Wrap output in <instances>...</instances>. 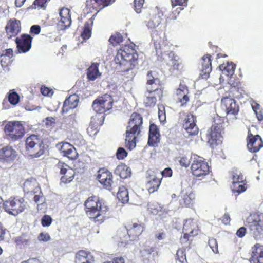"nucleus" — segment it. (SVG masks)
<instances>
[{
    "instance_id": "obj_1",
    "label": "nucleus",
    "mask_w": 263,
    "mask_h": 263,
    "mask_svg": "<svg viewBox=\"0 0 263 263\" xmlns=\"http://www.w3.org/2000/svg\"><path fill=\"white\" fill-rule=\"evenodd\" d=\"M86 213L89 218L93 220L97 224L102 223L108 208L106 203L99 200L97 196L89 197L85 202Z\"/></svg>"
},
{
    "instance_id": "obj_2",
    "label": "nucleus",
    "mask_w": 263,
    "mask_h": 263,
    "mask_svg": "<svg viewBox=\"0 0 263 263\" xmlns=\"http://www.w3.org/2000/svg\"><path fill=\"white\" fill-rule=\"evenodd\" d=\"M161 16L158 14L153 16L149 21L144 22L147 28L151 30V36L154 41L156 54L158 55L168 52L170 48L167 41L162 40L161 37L158 35L159 31L157 28L161 24Z\"/></svg>"
},
{
    "instance_id": "obj_3",
    "label": "nucleus",
    "mask_w": 263,
    "mask_h": 263,
    "mask_svg": "<svg viewBox=\"0 0 263 263\" xmlns=\"http://www.w3.org/2000/svg\"><path fill=\"white\" fill-rule=\"evenodd\" d=\"M143 123L142 118L139 114L133 113L130 116L126 132L125 145L132 150L136 145V138L140 134Z\"/></svg>"
},
{
    "instance_id": "obj_4",
    "label": "nucleus",
    "mask_w": 263,
    "mask_h": 263,
    "mask_svg": "<svg viewBox=\"0 0 263 263\" xmlns=\"http://www.w3.org/2000/svg\"><path fill=\"white\" fill-rule=\"evenodd\" d=\"M138 57V54L134 49L125 47L118 51L115 61L123 67V70L128 71L137 65Z\"/></svg>"
},
{
    "instance_id": "obj_5",
    "label": "nucleus",
    "mask_w": 263,
    "mask_h": 263,
    "mask_svg": "<svg viewBox=\"0 0 263 263\" xmlns=\"http://www.w3.org/2000/svg\"><path fill=\"white\" fill-rule=\"evenodd\" d=\"M26 151L32 158H38L44 152V144L39 136L33 134L27 137L25 141Z\"/></svg>"
},
{
    "instance_id": "obj_6",
    "label": "nucleus",
    "mask_w": 263,
    "mask_h": 263,
    "mask_svg": "<svg viewBox=\"0 0 263 263\" xmlns=\"http://www.w3.org/2000/svg\"><path fill=\"white\" fill-rule=\"evenodd\" d=\"M3 202V208L5 211L14 216L22 213L26 208L27 203L23 198L20 197H11Z\"/></svg>"
},
{
    "instance_id": "obj_7",
    "label": "nucleus",
    "mask_w": 263,
    "mask_h": 263,
    "mask_svg": "<svg viewBox=\"0 0 263 263\" xmlns=\"http://www.w3.org/2000/svg\"><path fill=\"white\" fill-rule=\"evenodd\" d=\"M247 222L249 233L254 239L257 240L263 237V218L259 216H250Z\"/></svg>"
},
{
    "instance_id": "obj_8",
    "label": "nucleus",
    "mask_w": 263,
    "mask_h": 263,
    "mask_svg": "<svg viewBox=\"0 0 263 263\" xmlns=\"http://www.w3.org/2000/svg\"><path fill=\"white\" fill-rule=\"evenodd\" d=\"M4 132L7 138L14 141L21 138L25 133L24 127L18 121L8 122L4 127Z\"/></svg>"
},
{
    "instance_id": "obj_9",
    "label": "nucleus",
    "mask_w": 263,
    "mask_h": 263,
    "mask_svg": "<svg viewBox=\"0 0 263 263\" xmlns=\"http://www.w3.org/2000/svg\"><path fill=\"white\" fill-rule=\"evenodd\" d=\"M193 163L191 164V170L193 174L196 177L205 176L208 174L209 166L208 163L204 161L202 158L196 155H193Z\"/></svg>"
},
{
    "instance_id": "obj_10",
    "label": "nucleus",
    "mask_w": 263,
    "mask_h": 263,
    "mask_svg": "<svg viewBox=\"0 0 263 263\" xmlns=\"http://www.w3.org/2000/svg\"><path fill=\"white\" fill-rule=\"evenodd\" d=\"M161 173L158 170L149 169L147 171L146 178L147 182L146 185L149 193H153L158 190L161 182Z\"/></svg>"
},
{
    "instance_id": "obj_11",
    "label": "nucleus",
    "mask_w": 263,
    "mask_h": 263,
    "mask_svg": "<svg viewBox=\"0 0 263 263\" xmlns=\"http://www.w3.org/2000/svg\"><path fill=\"white\" fill-rule=\"evenodd\" d=\"M232 178L233 181L231 189L234 193L239 194L246 191L247 187L244 182L245 178L239 171H233L232 173Z\"/></svg>"
},
{
    "instance_id": "obj_12",
    "label": "nucleus",
    "mask_w": 263,
    "mask_h": 263,
    "mask_svg": "<svg viewBox=\"0 0 263 263\" xmlns=\"http://www.w3.org/2000/svg\"><path fill=\"white\" fill-rule=\"evenodd\" d=\"M97 179L105 189L111 191L112 189L114 182L112 175L107 169L102 168L98 171Z\"/></svg>"
},
{
    "instance_id": "obj_13",
    "label": "nucleus",
    "mask_w": 263,
    "mask_h": 263,
    "mask_svg": "<svg viewBox=\"0 0 263 263\" xmlns=\"http://www.w3.org/2000/svg\"><path fill=\"white\" fill-rule=\"evenodd\" d=\"M217 129L215 126H212L206 133L208 142L212 148L221 142V133L223 130H218Z\"/></svg>"
},
{
    "instance_id": "obj_14",
    "label": "nucleus",
    "mask_w": 263,
    "mask_h": 263,
    "mask_svg": "<svg viewBox=\"0 0 263 263\" xmlns=\"http://www.w3.org/2000/svg\"><path fill=\"white\" fill-rule=\"evenodd\" d=\"M221 106L227 115L236 116L239 111L238 105L236 104V101L232 98L226 97L222 99Z\"/></svg>"
},
{
    "instance_id": "obj_15",
    "label": "nucleus",
    "mask_w": 263,
    "mask_h": 263,
    "mask_svg": "<svg viewBox=\"0 0 263 263\" xmlns=\"http://www.w3.org/2000/svg\"><path fill=\"white\" fill-rule=\"evenodd\" d=\"M17 156V152L11 146H6L0 149V161L4 163H12Z\"/></svg>"
},
{
    "instance_id": "obj_16",
    "label": "nucleus",
    "mask_w": 263,
    "mask_h": 263,
    "mask_svg": "<svg viewBox=\"0 0 263 263\" xmlns=\"http://www.w3.org/2000/svg\"><path fill=\"white\" fill-rule=\"evenodd\" d=\"M60 20L57 24V28L59 30L67 29L71 25V16L70 10L67 8H62L59 12Z\"/></svg>"
},
{
    "instance_id": "obj_17",
    "label": "nucleus",
    "mask_w": 263,
    "mask_h": 263,
    "mask_svg": "<svg viewBox=\"0 0 263 263\" xmlns=\"http://www.w3.org/2000/svg\"><path fill=\"white\" fill-rule=\"evenodd\" d=\"M32 37L29 34H23L21 37H16L15 42L19 53H26L31 47Z\"/></svg>"
},
{
    "instance_id": "obj_18",
    "label": "nucleus",
    "mask_w": 263,
    "mask_h": 263,
    "mask_svg": "<svg viewBox=\"0 0 263 263\" xmlns=\"http://www.w3.org/2000/svg\"><path fill=\"white\" fill-rule=\"evenodd\" d=\"M158 83L159 80L156 78L155 72L149 71L147 74L146 89L147 92L149 93L155 92L161 95L162 92L161 90L158 88Z\"/></svg>"
},
{
    "instance_id": "obj_19",
    "label": "nucleus",
    "mask_w": 263,
    "mask_h": 263,
    "mask_svg": "<svg viewBox=\"0 0 263 263\" xmlns=\"http://www.w3.org/2000/svg\"><path fill=\"white\" fill-rule=\"evenodd\" d=\"M195 120L196 117L190 114L186 116L183 121V127L189 135H196L198 133V128L195 124Z\"/></svg>"
},
{
    "instance_id": "obj_20",
    "label": "nucleus",
    "mask_w": 263,
    "mask_h": 263,
    "mask_svg": "<svg viewBox=\"0 0 263 263\" xmlns=\"http://www.w3.org/2000/svg\"><path fill=\"white\" fill-rule=\"evenodd\" d=\"M247 141V147L251 152L256 153L263 146L262 139L258 135L253 136L252 134H249Z\"/></svg>"
},
{
    "instance_id": "obj_21",
    "label": "nucleus",
    "mask_w": 263,
    "mask_h": 263,
    "mask_svg": "<svg viewBox=\"0 0 263 263\" xmlns=\"http://www.w3.org/2000/svg\"><path fill=\"white\" fill-rule=\"evenodd\" d=\"M251 263H263V246L257 243L252 248Z\"/></svg>"
},
{
    "instance_id": "obj_22",
    "label": "nucleus",
    "mask_w": 263,
    "mask_h": 263,
    "mask_svg": "<svg viewBox=\"0 0 263 263\" xmlns=\"http://www.w3.org/2000/svg\"><path fill=\"white\" fill-rule=\"evenodd\" d=\"M160 133L158 127L154 124H151L149 129L148 144L154 146L160 141Z\"/></svg>"
},
{
    "instance_id": "obj_23",
    "label": "nucleus",
    "mask_w": 263,
    "mask_h": 263,
    "mask_svg": "<svg viewBox=\"0 0 263 263\" xmlns=\"http://www.w3.org/2000/svg\"><path fill=\"white\" fill-rule=\"evenodd\" d=\"M5 29L9 38L15 36L21 30L20 22L16 20H10L7 24Z\"/></svg>"
},
{
    "instance_id": "obj_24",
    "label": "nucleus",
    "mask_w": 263,
    "mask_h": 263,
    "mask_svg": "<svg viewBox=\"0 0 263 263\" xmlns=\"http://www.w3.org/2000/svg\"><path fill=\"white\" fill-rule=\"evenodd\" d=\"M194 198L195 195L190 189L183 190L181 193V199L179 200L180 205L182 207L189 206Z\"/></svg>"
},
{
    "instance_id": "obj_25",
    "label": "nucleus",
    "mask_w": 263,
    "mask_h": 263,
    "mask_svg": "<svg viewBox=\"0 0 263 263\" xmlns=\"http://www.w3.org/2000/svg\"><path fill=\"white\" fill-rule=\"evenodd\" d=\"M79 102L78 97L75 95L69 96L64 102L62 112H67L69 109H72L76 108Z\"/></svg>"
},
{
    "instance_id": "obj_26",
    "label": "nucleus",
    "mask_w": 263,
    "mask_h": 263,
    "mask_svg": "<svg viewBox=\"0 0 263 263\" xmlns=\"http://www.w3.org/2000/svg\"><path fill=\"white\" fill-rule=\"evenodd\" d=\"M127 229L128 237L131 240H135L143 232L144 228L141 224L134 223L132 227L128 226Z\"/></svg>"
},
{
    "instance_id": "obj_27",
    "label": "nucleus",
    "mask_w": 263,
    "mask_h": 263,
    "mask_svg": "<svg viewBox=\"0 0 263 263\" xmlns=\"http://www.w3.org/2000/svg\"><path fill=\"white\" fill-rule=\"evenodd\" d=\"M39 192V194H36L34 196L33 199L35 203H37V209L38 211L44 210L46 208V203L45 202V198L43 196L40 188L36 187L33 191L34 193Z\"/></svg>"
},
{
    "instance_id": "obj_28",
    "label": "nucleus",
    "mask_w": 263,
    "mask_h": 263,
    "mask_svg": "<svg viewBox=\"0 0 263 263\" xmlns=\"http://www.w3.org/2000/svg\"><path fill=\"white\" fill-rule=\"evenodd\" d=\"M201 73L202 78L206 79L212 70L211 60L209 55L204 56L202 59Z\"/></svg>"
},
{
    "instance_id": "obj_29",
    "label": "nucleus",
    "mask_w": 263,
    "mask_h": 263,
    "mask_svg": "<svg viewBox=\"0 0 263 263\" xmlns=\"http://www.w3.org/2000/svg\"><path fill=\"white\" fill-rule=\"evenodd\" d=\"M194 225L193 223V220L192 219H189L185 220L183 227V232L184 233L183 237L184 239H187L189 236L197 234L196 232L194 233Z\"/></svg>"
},
{
    "instance_id": "obj_30",
    "label": "nucleus",
    "mask_w": 263,
    "mask_h": 263,
    "mask_svg": "<svg viewBox=\"0 0 263 263\" xmlns=\"http://www.w3.org/2000/svg\"><path fill=\"white\" fill-rule=\"evenodd\" d=\"M99 100L102 104L101 109H103L104 112L109 110L112 107L114 100L111 96L105 94L103 96L99 97Z\"/></svg>"
},
{
    "instance_id": "obj_31",
    "label": "nucleus",
    "mask_w": 263,
    "mask_h": 263,
    "mask_svg": "<svg viewBox=\"0 0 263 263\" xmlns=\"http://www.w3.org/2000/svg\"><path fill=\"white\" fill-rule=\"evenodd\" d=\"M99 64L97 63H93L87 69V76L90 81H94L101 76L98 69Z\"/></svg>"
},
{
    "instance_id": "obj_32",
    "label": "nucleus",
    "mask_w": 263,
    "mask_h": 263,
    "mask_svg": "<svg viewBox=\"0 0 263 263\" xmlns=\"http://www.w3.org/2000/svg\"><path fill=\"white\" fill-rule=\"evenodd\" d=\"M115 174L119 175L121 178L126 179L130 176V169L127 165L121 164L117 166L115 170Z\"/></svg>"
},
{
    "instance_id": "obj_33",
    "label": "nucleus",
    "mask_w": 263,
    "mask_h": 263,
    "mask_svg": "<svg viewBox=\"0 0 263 263\" xmlns=\"http://www.w3.org/2000/svg\"><path fill=\"white\" fill-rule=\"evenodd\" d=\"M166 55L169 61L167 64L172 66L174 69H179L181 65V60L179 57L173 52H170Z\"/></svg>"
},
{
    "instance_id": "obj_34",
    "label": "nucleus",
    "mask_w": 263,
    "mask_h": 263,
    "mask_svg": "<svg viewBox=\"0 0 263 263\" xmlns=\"http://www.w3.org/2000/svg\"><path fill=\"white\" fill-rule=\"evenodd\" d=\"M235 65L233 63H228L227 65L221 64L219 66V70L222 71V74L231 77L234 73Z\"/></svg>"
},
{
    "instance_id": "obj_35",
    "label": "nucleus",
    "mask_w": 263,
    "mask_h": 263,
    "mask_svg": "<svg viewBox=\"0 0 263 263\" xmlns=\"http://www.w3.org/2000/svg\"><path fill=\"white\" fill-rule=\"evenodd\" d=\"M91 255L90 253H87L84 250L79 251L76 255V263H90L89 261Z\"/></svg>"
},
{
    "instance_id": "obj_36",
    "label": "nucleus",
    "mask_w": 263,
    "mask_h": 263,
    "mask_svg": "<svg viewBox=\"0 0 263 263\" xmlns=\"http://www.w3.org/2000/svg\"><path fill=\"white\" fill-rule=\"evenodd\" d=\"M148 210L153 215H158L160 217L163 214V208L157 203L149 204Z\"/></svg>"
},
{
    "instance_id": "obj_37",
    "label": "nucleus",
    "mask_w": 263,
    "mask_h": 263,
    "mask_svg": "<svg viewBox=\"0 0 263 263\" xmlns=\"http://www.w3.org/2000/svg\"><path fill=\"white\" fill-rule=\"evenodd\" d=\"M117 197L122 203L128 202L129 200L128 192L124 186L119 187L117 193Z\"/></svg>"
},
{
    "instance_id": "obj_38",
    "label": "nucleus",
    "mask_w": 263,
    "mask_h": 263,
    "mask_svg": "<svg viewBox=\"0 0 263 263\" xmlns=\"http://www.w3.org/2000/svg\"><path fill=\"white\" fill-rule=\"evenodd\" d=\"M114 0H87L86 4L87 6H90L91 5L92 7H95V4H102L103 5V8L105 6H109L112 4L114 2Z\"/></svg>"
},
{
    "instance_id": "obj_39",
    "label": "nucleus",
    "mask_w": 263,
    "mask_h": 263,
    "mask_svg": "<svg viewBox=\"0 0 263 263\" xmlns=\"http://www.w3.org/2000/svg\"><path fill=\"white\" fill-rule=\"evenodd\" d=\"M212 126L218 128L217 130H223L224 129V118L216 115L213 118V124Z\"/></svg>"
},
{
    "instance_id": "obj_40",
    "label": "nucleus",
    "mask_w": 263,
    "mask_h": 263,
    "mask_svg": "<svg viewBox=\"0 0 263 263\" xmlns=\"http://www.w3.org/2000/svg\"><path fill=\"white\" fill-rule=\"evenodd\" d=\"M8 97L9 102L12 105H16L19 102L20 97L13 90L9 91Z\"/></svg>"
},
{
    "instance_id": "obj_41",
    "label": "nucleus",
    "mask_w": 263,
    "mask_h": 263,
    "mask_svg": "<svg viewBox=\"0 0 263 263\" xmlns=\"http://www.w3.org/2000/svg\"><path fill=\"white\" fill-rule=\"evenodd\" d=\"M177 260L180 263H186V257L185 253V249L183 248L179 249L176 253Z\"/></svg>"
},
{
    "instance_id": "obj_42",
    "label": "nucleus",
    "mask_w": 263,
    "mask_h": 263,
    "mask_svg": "<svg viewBox=\"0 0 263 263\" xmlns=\"http://www.w3.org/2000/svg\"><path fill=\"white\" fill-rule=\"evenodd\" d=\"M91 34V30L90 27V24L89 22H86L85 24L84 29L81 33V36L84 40L88 39Z\"/></svg>"
},
{
    "instance_id": "obj_43",
    "label": "nucleus",
    "mask_w": 263,
    "mask_h": 263,
    "mask_svg": "<svg viewBox=\"0 0 263 263\" xmlns=\"http://www.w3.org/2000/svg\"><path fill=\"white\" fill-rule=\"evenodd\" d=\"M123 37L119 33H116L111 35L109 39V42L114 46L122 42Z\"/></svg>"
},
{
    "instance_id": "obj_44",
    "label": "nucleus",
    "mask_w": 263,
    "mask_h": 263,
    "mask_svg": "<svg viewBox=\"0 0 263 263\" xmlns=\"http://www.w3.org/2000/svg\"><path fill=\"white\" fill-rule=\"evenodd\" d=\"M57 167L60 169V174L65 175L66 174H72L73 170L69 167V166L64 163H59Z\"/></svg>"
},
{
    "instance_id": "obj_45",
    "label": "nucleus",
    "mask_w": 263,
    "mask_h": 263,
    "mask_svg": "<svg viewBox=\"0 0 263 263\" xmlns=\"http://www.w3.org/2000/svg\"><path fill=\"white\" fill-rule=\"evenodd\" d=\"M70 159H74L77 157L78 154L75 148L72 145L65 153L63 155Z\"/></svg>"
},
{
    "instance_id": "obj_46",
    "label": "nucleus",
    "mask_w": 263,
    "mask_h": 263,
    "mask_svg": "<svg viewBox=\"0 0 263 263\" xmlns=\"http://www.w3.org/2000/svg\"><path fill=\"white\" fill-rule=\"evenodd\" d=\"M155 249L153 247H147L141 251L142 256L145 259H149Z\"/></svg>"
},
{
    "instance_id": "obj_47",
    "label": "nucleus",
    "mask_w": 263,
    "mask_h": 263,
    "mask_svg": "<svg viewBox=\"0 0 263 263\" xmlns=\"http://www.w3.org/2000/svg\"><path fill=\"white\" fill-rule=\"evenodd\" d=\"M102 104L101 102L99 100V98L95 100L92 104V107L93 109L97 113L104 112L103 109H101Z\"/></svg>"
},
{
    "instance_id": "obj_48",
    "label": "nucleus",
    "mask_w": 263,
    "mask_h": 263,
    "mask_svg": "<svg viewBox=\"0 0 263 263\" xmlns=\"http://www.w3.org/2000/svg\"><path fill=\"white\" fill-rule=\"evenodd\" d=\"M156 98L153 96H147L146 99L144 100V103L146 106H154L156 102Z\"/></svg>"
},
{
    "instance_id": "obj_49",
    "label": "nucleus",
    "mask_w": 263,
    "mask_h": 263,
    "mask_svg": "<svg viewBox=\"0 0 263 263\" xmlns=\"http://www.w3.org/2000/svg\"><path fill=\"white\" fill-rule=\"evenodd\" d=\"M208 243L214 253H217L218 252V243L216 239L213 238L209 239Z\"/></svg>"
},
{
    "instance_id": "obj_50",
    "label": "nucleus",
    "mask_w": 263,
    "mask_h": 263,
    "mask_svg": "<svg viewBox=\"0 0 263 263\" xmlns=\"http://www.w3.org/2000/svg\"><path fill=\"white\" fill-rule=\"evenodd\" d=\"M52 221V218L47 215H44L41 219V223L43 227H49Z\"/></svg>"
},
{
    "instance_id": "obj_51",
    "label": "nucleus",
    "mask_w": 263,
    "mask_h": 263,
    "mask_svg": "<svg viewBox=\"0 0 263 263\" xmlns=\"http://www.w3.org/2000/svg\"><path fill=\"white\" fill-rule=\"evenodd\" d=\"M191 158H193V156H191L190 158L186 156L181 157L179 160L180 165L185 167H188L191 163V160H193Z\"/></svg>"
},
{
    "instance_id": "obj_52",
    "label": "nucleus",
    "mask_w": 263,
    "mask_h": 263,
    "mask_svg": "<svg viewBox=\"0 0 263 263\" xmlns=\"http://www.w3.org/2000/svg\"><path fill=\"white\" fill-rule=\"evenodd\" d=\"M127 155L126 150L123 147H119L117 152L116 156L118 159H123Z\"/></svg>"
},
{
    "instance_id": "obj_53",
    "label": "nucleus",
    "mask_w": 263,
    "mask_h": 263,
    "mask_svg": "<svg viewBox=\"0 0 263 263\" xmlns=\"http://www.w3.org/2000/svg\"><path fill=\"white\" fill-rule=\"evenodd\" d=\"M144 0H134L135 10L137 13L141 11Z\"/></svg>"
},
{
    "instance_id": "obj_54",
    "label": "nucleus",
    "mask_w": 263,
    "mask_h": 263,
    "mask_svg": "<svg viewBox=\"0 0 263 263\" xmlns=\"http://www.w3.org/2000/svg\"><path fill=\"white\" fill-rule=\"evenodd\" d=\"M74 176V173L72 174H66L65 175H63L61 177V180L62 182L67 183L71 182L73 179Z\"/></svg>"
},
{
    "instance_id": "obj_55",
    "label": "nucleus",
    "mask_w": 263,
    "mask_h": 263,
    "mask_svg": "<svg viewBox=\"0 0 263 263\" xmlns=\"http://www.w3.org/2000/svg\"><path fill=\"white\" fill-rule=\"evenodd\" d=\"M39 241L46 242L50 239V236L47 233L42 232L37 237Z\"/></svg>"
},
{
    "instance_id": "obj_56",
    "label": "nucleus",
    "mask_w": 263,
    "mask_h": 263,
    "mask_svg": "<svg viewBox=\"0 0 263 263\" xmlns=\"http://www.w3.org/2000/svg\"><path fill=\"white\" fill-rule=\"evenodd\" d=\"M160 173H161V175L160 178L162 179L163 177H171L172 176L173 172H172V170L171 168L167 167V168H165L163 171H161V172L160 171Z\"/></svg>"
},
{
    "instance_id": "obj_57",
    "label": "nucleus",
    "mask_w": 263,
    "mask_h": 263,
    "mask_svg": "<svg viewBox=\"0 0 263 263\" xmlns=\"http://www.w3.org/2000/svg\"><path fill=\"white\" fill-rule=\"evenodd\" d=\"M71 146L72 145L67 142L63 143L62 145H60L59 149L61 151V153L63 155L64 153H65L69 148L71 147Z\"/></svg>"
},
{
    "instance_id": "obj_58",
    "label": "nucleus",
    "mask_w": 263,
    "mask_h": 263,
    "mask_svg": "<svg viewBox=\"0 0 263 263\" xmlns=\"http://www.w3.org/2000/svg\"><path fill=\"white\" fill-rule=\"evenodd\" d=\"M47 0H35L32 6V8H36L35 6L37 5L39 7H43L44 6V5L47 2Z\"/></svg>"
},
{
    "instance_id": "obj_59",
    "label": "nucleus",
    "mask_w": 263,
    "mask_h": 263,
    "mask_svg": "<svg viewBox=\"0 0 263 263\" xmlns=\"http://www.w3.org/2000/svg\"><path fill=\"white\" fill-rule=\"evenodd\" d=\"M41 31V27L39 25H34L30 28V32L34 34H39Z\"/></svg>"
},
{
    "instance_id": "obj_60",
    "label": "nucleus",
    "mask_w": 263,
    "mask_h": 263,
    "mask_svg": "<svg viewBox=\"0 0 263 263\" xmlns=\"http://www.w3.org/2000/svg\"><path fill=\"white\" fill-rule=\"evenodd\" d=\"M246 233V228L244 227L240 228L236 232V235L240 238L243 237Z\"/></svg>"
},
{
    "instance_id": "obj_61",
    "label": "nucleus",
    "mask_w": 263,
    "mask_h": 263,
    "mask_svg": "<svg viewBox=\"0 0 263 263\" xmlns=\"http://www.w3.org/2000/svg\"><path fill=\"white\" fill-rule=\"evenodd\" d=\"M185 90L186 91H187V90L185 88V86H180V88L177 89L176 90V94L179 96V97H181L183 94L186 93V92H185Z\"/></svg>"
},
{
    "instance_id": "obj_62",
    "label": "nucleus",
    "mask_w": 263,
    "mask_h": 263,
    "mask_svg": "<svg viewBox=\"0 0 263 263\" xmlns=\"http://www.w3.org/2000/svg\"><path fill=\"white\" fill-rule=\"evenodd\" d=\"M187 0H172V6L174 7L177 5L182 6L186 3Z\"/></svg>"
},
{
    "instance_id": "obj_63",
    "label": "nucleus",
    "mask_w": 263,
    "mask_h": 263,
    "mask_svg": "<svg viewBox=\"0 0 263 263\" xmlns=\"http://www.w3.org/2000/svg\"><path fill=\"white\" fill-rule=\"evenodd\" d=\"M179 99L180 100V102L181 103V106H183L189 101V97L185 93L182 95V98L179 97Z\"/></svg>"
},
{
    "instance_id": "obj_64",
    "label": "nucleus",
    "mask_w": 263,
    "mask_h": 263,
    "mask_svg": "<svg viewBox=\"0 0 263 263\" xmlns=\"http://www.w3.org/2000/svg\"><path fill=\"white\" fill-rule=\"evenodd\" d=\"M163 110L161 109V108L159 107L158 116L159 118L161 121H163L165 119V114L164 111V107L162 106Z\"/></svg>"
}]
</instances>
